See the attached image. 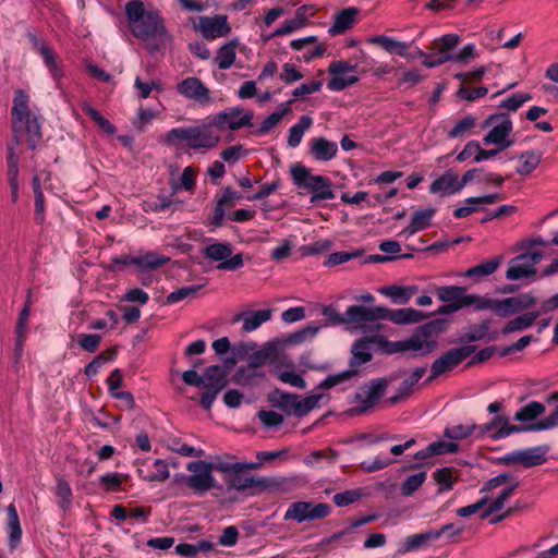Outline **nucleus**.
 Returning a JSON list of instances; mask_svg holds the SVG:
<instances>
[{"label":"nucleus","mask_w":558,"mask_h":558,"mask_svg":"<svg viewBox=\"0 0 558 558\" xmlns=\"http://www.w3.org/2000/svg\"><path fill=\"white\" fill-rule=\"evenodd\" d=\"M125 13L133 35L144 40L150 50H158L170 40L159 13L146 9L142 1H130Z\"/></svg>","instance_id":"1"},{"label":"nucleus","mask_w":558,"mask_h":558,"mask_svg":"<svg viewBox=\"0 0 558 558\" xmlns=\"http://www.w3.org/2000/svg\"><path fill=\"white\" fill-rule=\"evenodd\" d=\"M163 142L168 146H177L184 143L187 148L194 150H210L220 142V134L216 131L211 119L199 125L187 128H173L163 135Z\"/></svg>","instance_id":"2"},{"label":"nucleus","mask_w":558,"mask_h":558,"mask_svg":"<svg viewBox=\"0 0 558 558\" xmlns=\"http://www.w3.org/2000/svg\"><path fill=\"white\" fill-rule=\"evenodd\" d=\"M482 126L488 129L483 137L484 145H494L499 149H507L514 144L513 123L505 113H494L484 120Z\"/></svg>","instance_id":"3"},{"label":"nucleus","mask_w":558,"mask_h":558,"mask_svg":"<svg viewBox=\"0 0 558 558\" xmlns=\"http://www.w3.org/2000/svg\"><path fill=\"white\" fill-rule=\"evenodd\" d=\"M446 325V320L435 319L420 326L411 337L404 339L405 352H412L413 356H423L433 352L437 348L433 335L442 332Z\"/></svg>","instance_id":"4"},{"label":"nucleus","mask_w":558,"mask_h":558,"mask_svg":"<svg viewBox=\"0 0 558 558\" xmlns=\"http://www.w3.org/2000/svg\"><path fill=\"white\" fill-rule=\"evenodd\" d=\"M189 475L183 477L184 484L198 495L216 488L217 480L213 475L214 465L204 460L191 461L186 465Z\"/></svg>","instance_id":"5"},{"label":"nucleus","mask_w":558,"mask_h":558,"mask_svg":"<svg viewBox=\"0 0 558 558\" xmlns=\"http://www.w3.org/2000/svg\"><path fill=\"white\" fill-rule=\"evenodd\" d=\"M330 511L331 507L325 502L295 501L286 510L283 520L296 523L310 522L326 518Z\"/></svg>","instance_id":"6"},{"label":"nucleus","mask_w":558,"mask_h":558,"mask_svg":"<svg viewBox=\"0 0 558 558\" xmlns=\"http://www.w3.org/2000/svg\"><path fill=\"white\" fill-rule=\"evenodd\" d=\"M253 112L245 111L241 107H231L222 110L215 116L209 117L216 131L220 134L221 131L230 130L236 131L244 126H250L253 120Z\"/></svg>","instance_id":"7"},{"label":"nucleus","mask_w":558,"mask_h":558,"mask_svg":"<svg viewBox=\"0 0 558 558\" xmlns=\"http://www.w3.org/2000/svg\"><path fill=\"white\" fill-rule=\"evenodd\" d=\"M31 184L34 194V219L36 223L43 225L46 220V198L44 190L51 193L54 191L51 182V172L46 170L35 171Z\"/></svg>","instance_id":"8"},{"label":"nucleus","mask_w":558,"mask_h":558,"mask_svg":"<svg viewBox=\"0 0 558 558\" xmlns=\"http://www.w3.org/2000/svg\"><path fill=\"white\" fill-rule=\"evenodd\" d=\"M459 41L460 37L457 34H446L435 39L430 47L433 52L429 57H425L423 64L428 69H433L449 61L453 62L454 52L452 50Z\"/></svg>","instance_id":"9"},{"label":"nucleus","mask_w":558,"mask_h":558,"mask_svg":"<svg viewBox=\"0 0 558 558\" xmlns=\"http://www.w3.org/2000/svg\"><path fill=\"white\" fill-rule=\"evenodd\" d=\"M204 255L211 262L219 263V270L233 271L243 267L242 254H232V247L229 243L217 242L207 245L204 248Z\"/></svg>","instance_id":"10"},{"label":"nucleus","mask_w":558,"mask_h":558,"mask_svg":"<svg viewBox=\"0 0 558 558\" xmlns=\"http://www.w3.org/2000/svg\"><path fill=\"white\" fill-rule=\"evenodd\" d=\"M355 72L356 65L343 60L332 61L328 66V73L331 77L327 83V88L331 92H340L354 85L359 82Z\"/></svg>","instance_id":"11"},{"label":"nucleus","mask_w":558,"mask_h":558,"mask_svg":"<svg viewBox=\"0 0 558 558\" xmlns=\"http://www.w3.org/2000/svg\"><path fill=\"white\" fill-rule=\"evenodd\" d=\"M541 252H529L521 254L509 262L506 271L508 280H520L534 277L536 275V265L542 260Z\"/></svg>","instance_id":"12"},{"label":"nucleus","mask_w":558,"mask_h":558,"mask_svg":"<svg viewBox=\"0 0 558 558\" xmlns=\"http://www.w3.org/2000/svg\"><path fill=\"white\" fill-rule=\"evenodd\" d=\"M475 351L474 345H463L453 348L442 354L439 359L435 360L430 366V375L428 381L434 380L439 375L452 369L462 361L469 357Z\"/></svg>","instance_id":"13"},{"label":"nucleus","mask_w":558,"mask_h":558,"mask_svg":"<svg viewBox=\"0 0 558 558\" xmlns=\"http://www.w3.org/2000/svg\"><path fill=\"white\" fill-rule=\"evenodd\" d=\"M177 92L187 100L205 107L210 105L214 99L210 89L195 76H190L177 84Z\"/></svg>","instance_id":"14"},{"label":"nucleus","mask_w":558,"mask_h":558,"mask_svg":"<svg viewBox=\"0 0 558 558\" xmlns=\"http://www.w3.org/2000/svg\"><path fill=\"white\" fill-rule=\"evenodd\" d=\"M529 432L527 425L517 426L510 423L506 415H496L490 422L478 426L481 436L490 434L492 439L499 440L509 437L512 434Z\"/></svg>","instance_id":"15"},{"label":"nucleus","mask_w":558,"mask_h":558,"mask_svg":"<svg viewBox=\"0 0 558 558\" xmlns=\"http://www.w3.org/2000/svg\"><path fill=\"white\" fill-rule=\"evenodd\" d=\"M28 40L32 49L35 50L44 60L46 68L49 71L52 80L59 82L63 76V70L58 62L57 54L53 49L43 39L38 38L34 34H28Z\"/></svg>","instance_id":"16"},{"label":"nucleus","mask_w":558,"mask_h":558,"mask_svg":"<svg viewBox=\"0 0 558 558\" xmlns=\"http://www.w3.org/2000/svg\"><path fill=\"white\" fill-rule=\"evenodd\" d=\"M386 388V381L384 379H375L369 385L364 386L356 393L357 405L351 411L354 414H362L367 410L372 409L379 400Z\"/></svg>","instance_id":"17"},{"label":"nucleus","mask_w":558,"mask_h":558,"mask_svg":"<svg viewBox=\"0 0 558 558\" xmlns=\"http://www.w3.org/2000/svg\"><path fill=\"white\" fill-rule=\"evenodd\" d=\"M196 29L206 39H217L230 33V26L226 15L201 16Z\"/></svg>","instance_id":"18"},{"label":"nucleus","mask_w":558,"mask_h":558,"mask_svg":"<svg viewBox=\"0 0 558 558\" xmlns=\"http://www.w3.org/2000/svg\"><path fill=\"white\" fill-rule=\"evenodd\" d=\"M257 464H238L232 474L226 478L230 488L235 490H245L254 487H262L265 485L264 480L244 473L245 468H255Z\"/></svg>","instance_id":"19"},{"label":"nucleus","mask_w":558,"mask_h":558,"mask_svg":"<svg viewBox=\"0 0 558 558\" xmlns=\"http://www.w3.org/2000/svg\"><path fill=\"white\" fill-rule=\"evenodd\" d=\"M383 306L375 308L351 305L345 311V324L363 325L377 319H383Z\"/></svg>","instance_id":"20"},{"label":"nucleus","mask_w":558,"mask_h":558,"mask_svg":"<svg viewBox=\"0 0 558 558\" xmlns=\"http://www.w3.org/2000/svg\"><path fill=\"white\" fill-rule=\"evenodd\" d=\"M265 355H255L248 365L240 367L235 375L234 381L242 386H252L264 377L258 367L264 363Z\"/></svg>","instance_id":"21"},{"label":"nucleus","mask_w":558,"mask_h":558,"mask_svg":"<svg viewBox=\"0 0 558 558\" xmlns=\"http://www.w3.org/2000/svg\"><path fill=\"white\" fill-rule=\"evenodd\" d=\"M383 319H389L397 325H409L420 323L425 318V315L412 307H404L398 310H388L383 307Z\"/></svg>","instance_id":"22"},{"label":"nucleus","mask_w":558,"mask_h":558,"mask_svg":"<svg viewBox=\"0 0 558 558\" xmlns=\"http://www.w3.org/2000/svg\"><path fill=\"white\" fill-rule=\"evenodd\" d=\"M380 338H362L356 340L351 349L352 357L350 362L351 367L360 366L367 363L372 359V347L376 342H380Z\"/></svg>","instance_id":"23"},{"label":"nucleus","mask_w":558,"mask_h":558,"mask_svg":"<svg viewBox=\"0 0 558 558\" xmlns=\"http://www.w3.org/2000/svg\"><path fill=\"white\" fill-rule=\"evenodd\" d=\"M13 128L17 137L21 136L20 133L25 132L29 148H36V144L41 136L40 124L36 116L32 114L27 119L19 120V123H13Z\"/></svg>","instance_id":"24"},{"label":"nucleus","mask_w":558,"mask_h":558,"mask_svg":"<svg viewBox=\"0 0 558 558\" xmlns=\"http://www.w3.org/2000/svg\"><path fill=\"white\" fill-rule=\"evenodd\" d=\"M429 191L433 194H439L441 196H448L460 192L458 174L451 170L446 171L432 183Z\"/></svg>","instance_id":"25"},{"label":"nucleus","mask_w":558,"mask_h":558,"mask_svg":"<svg viewBox=\"0 0 558 558\" xmlns=\"http://www.w3.org/2000/svg\"><path fill=\"white\" fill-rule=\"evenodd\" d=\"M310 151L316 160L329 161L337 155L338 145L325 137H316L310 142Z\"/></svg>","instance_id":"26"},{"label":"nucleus","mask_w":558,"mask_h":558,"mask_svg":"<svg viewBox=\"0 0 558 558\" xmlns=\"http://www.w3.org/2000/svg\"><path fill=\"white\" fill-rule=\"evenodd\" d=\"M548 451L549 447L547 445L518 450L519 464L524 468L541 465L547 461Z\"/></svg>","instance_id":"27"},{"label":"nucleus","mask_w":558,"mask_h":558,"mask_svg":"<svg viewBox=\"0 0 558 558\" xmlns=\"http://www.w3.org/2000/svg\"><path fill=\"white\" fill-rule=\"evenodd\" d=\"M418 291L416 286L391 284L384 287L379 292L389 298L393 304H407Z\"/></svg>","instance_id":"28"},{"label":"nucleus","mask_w":558,"mask_h":558,"mask_svg":"<svg viewBox=\"0 0 558 558\" xmlns=\"http://www.w3.org/2000/svg\"><path fill=\"white\" fill-rule=\"evenodd\" d=\"M357 9L347 8L335 15L333 24L329 27L328 33L336 36L351 28L355 22Z\"/></svg>","instance_id":"29"},{"label":"nucleus","mask_w":558,"mask_h":558,"mask_svg":"<svg viewBox=\"0 0 558 558\" xmlns=\"http://www.w3.org/2000/svg\"><path fill=\"white\" fill-rule=\"evenodd\" d=\"M435 541H437V534H432L430 530L408 536L399 544L398 554L403 555L410 553Z\"/></svg>","instance_id":"30"},{"label":"nucleus","mask_w":558,"mask_h":558,"mask_svg":"<svg viewBox=\"0 0 558 558\" xmlns=\"http://www.w3.org/2000/svg\"><path fill=\"white\" fill-rule=\"evenodd\" d=\"M435 292L438 299L441 302L449 303L452 305H461V308H464V300H465V288L457 287V286H444L436 287Z\"/></svg>","instance_id":"31"},{"label":"nucleus","mask_w":558,"mask_h":558,"mask_svg":"<svg viewBox=\"0 0 558 558\" xmlns=\"http://www.w3.org/2000/svg\"><path fill=\"white\" fill-rule=\"evenodd\" d=\"M434 215V208H426L415 211L412 216L410 225L402 231V234L410 236L421 230L426 229L430 225Z\"/></svg>","instance_id":"32"},{"label":"nucleus","mask_w":558,"mask_h":558,"mask_svg":"<svg viewBox=\"0 0 558 558\" xmlns=\"http://www.w3.org/2000/svg\"><path fill=\"white\" fill-rule=\"evenodd\" d=\"M269 399L287 413H293L298 416L299 396L276 389L271 392Z\"/></svg>","instance_id":"33"},{"label":"nucleus","mask_w":558,"mask_h":558,"mask_svg":"<svg viewBox=\"0 0 558 558\" xmlns=\"http://www.w3.org/2000/svg\"><path fill=\"white\" fill-rule=\"evenodd\" d=\"M308 191L312 193L311 203L335 198L330 180L323 175H317Z\"/></svg>","instance_id":"34"},{"label":"nucleus","mask_w":558,"mask_h":558,"mask_svg":"<svg viewBox=\"0 0 558 558\" xmlns=\"http://www.w3.org/2000/svg\"><path fill=\"white\" fill-rule=\"evenodd\" d=\"M238 40H231L222 45L217 51L216 62L220 70L230 69L236 57Z\"/></svg>","instance_id":"35"},{"label":"nucleus","mask_w":558,"mask_h":558,"mask_svg":"<svg viewBox=\"0 0 558 558\" xmlns=\"http://www.w3.org/2000/svg\"><path fill=\"white\" fill-rule=\"evenodd\" d=\"M8 512V530H9V545L13 549L21 542L22 530L20 525V519L17 510L14 505H9L7 508Z\"/></svg>","instance_id":"36"},{"label":"nucleus","mask_w":558,"mask_h":558,"mask_svg":"<svg viewBox=\"0 0 558 558\" xmlns=\"http://www.w3.org/2000/svg\"><path fill=\"white\" fill-rule=\"evenodd\" d=\"M28 102L29 97L24 90L19 89L15 92L12 107L13 123H19V120L27 119V117L32 116V112L28 108Z\"/></svg>","instance_id":"37"},{"label":"nucleus","mask_w":558,"mask_h":558,"mask_svg":"<svg viewBox=\"0 0 558 558\" xmlns=\"http://www.w3.org/2000/svg\"><path fill=\"white\" fill-rule=\"evenodd\" d=\"M541 312H530L518 316L511 320H509L505 327L502 328L504 335H509L514 331H522L529 327H531L534 322L541 316Z\"/></svg>","instance_id":"38"},{"label":"nucleus","mask_w":558,"mask_h":558,"mask_svg":"<svg viewBox=\"0 0 558 558\" xmlns=\"http://www.w3.org/2000/svg\"><path fill=\"white\" fill-rule=\"evenodd\" d=\"M170 260L169 257L155 252H145L136 255V267L140 270H153Z\"/></svg>","instance_id":"39"},{"label":"nucleus","mask_w":558,"mask_h":558,"mask_svg":"<svg viewBox=\"0 0 558 558\" xmlns=\"http://www.w3.org/2000/svg\"><path fill=\"white\" fill-rule=\"evenodd\" d=\"M204 389L220 391L225 385V372L220 366L208 367L204 375Z\"/></svg>","instance_id":"40"},{"label":"nucleus","mask_w":558,"mask_h":558,"mask_svg":"<svg viewBox=\"0 0 558 558\" xmlns=\"http://www.w3.org/2000/svg\"><path fill=\"white\" fill-rule=\"evenodd\" d=\"M275 375L278 377L280 381L283 384L290 385L292 387L299 389H305L306 383L301 374L296 373L292 365H288L287 367H279L275 369Z\"/></svg>","instance_id":"41"},{"label":"nucleus","mask_w":558,"mask_h":558,"mask_svg":"<svg viewBox=\"0 0 558 558\" xmlns=\"http://www.w3.org/2000/svg\"><path fill=\"white\" fill-rule=\"evenodd\" d=\"M312 124L313 120L311 117L302 116L299 122L289 130L288 145L293 148L298 147L302 142L305 131L308 130Z\"/></svg>","instance_id":"42"},{"label":"nucleus","mask_w":558,"mask_h":558,"mask_svg":"<svg viewBox=\"0 0 558 558\" xmlns=\"http://www.w3.org/2000/svg\"><path fill=\"white\" fill-rule=\"evenodd\" d=\"M291 177L293 183L301 189L310 190L313 183H315L317 175H313L311 171L302 166L301 163H295L291 167Z\"/></svg>","instance_id":"43"},{"label":"nucleus","mask_w":558,"mask_h":558,"mask_svg":"<svg viewBox=\"0 0 558 558\" xmlns=\"http://www.w3.org/2000/svg\"><path fill=\"white\" fill-rule=\"evenodd\" d=\"M545 412V405L538 401H531L514 414V421L530 423Z\"/></svg>","instance_id":"44"},{"label":"nucleus","mask_w":558,"mask_h":558,"mask_svg":"<svg viewBox=\"0 0 558 558\" xmlns=\"http://www.w3.org/2000/svg\"><path fill=\"white\" fill-rule=\"evenodd\" d=\"M373 43L379 45L389 53H397L400 57H408L409 45L404 41H399L392 37L380 35L375 37Z\"/></svg>","instance_id":"45"},{"label":"nucleus","mask_w":558,"mask_h":558,"mask_svg":"<svg viewBox=\"0 0 558 558\" xmlns=\"http://www.w3.org/2000/svg\"><path fill=\"white\" fill-rule=\"evenodd\" d=\"M153 471L145 473L144 469H138L140 475L148 482H165L169 478L170 472L166 461L161 459L155 460Z\"/></svg>","instance_id":"46"},{"label":"nucleus","mask_w":558,"mask_h":558,"mask_svg":"<svg viewBox=\"0 0 558 558\" xmlns=\"http://www.w3.org/2000/svg\"><path fill=\"white\" fill-rule=\"evenodd\" d=\"M477 118L474 116H466L458 120L447 135L449 138H459L471 134L472 130L477 125Z\"/></svg>","instance_id":"47"},{"label":"nucleus","mask_w":558,"mask_h":558,"mask_svg":"<svg viewBox=\"0 0 558 558\" xmlns=\"http://www.w3.org/2000/svg\"><path fill=\"white\" fill-rule=\"evenodd\" d=\"M338 458V453L331 449L317 450L311 452L304 458V463L310 468H322V461L325 460L327 463L332 464Z\"/></svg>","instance_id":"48"},{"label":"nucleus","mask_w":558,"mask_h":558,"mask_svg":"<svg viewBox=\"0 0 558 558\" xmlns=\"http://www.w3.org/2000/svg\"><path fill=\"white\" fill-rule=\"evenodd\" d=\"M271 317V313L269 310H259L247 314L242 317L243 319V329L247 332L254 331L262 324L268 322Z\"/></svg>","instance_id":"49"},{"label":"nucleus","mask_w":558,"mask_h":558,"mask_svg":"<svg viewBox=\"0 0 558 558\" xmlns=\"http://www.w3.org/2000/svg\"><path fill=\"white\" fill-rule=\"evenodd\" d=\"M542 159V155L538 151L531 150L520 156V165L517 172L521 175H527L537 168Z\"/></svg>","instance_id":"50"},{"label":"nucleus","mask_w":558,"mask_h":558,"mask_svg":"<svg viewBox=\"0 0 558 558\" xmlns=\"http://www.w3.org/2000/svg\"><path fill=\"white\" fill-rule=\"evenodd\" d=\"M518 486V482L513 483L511 486L502 489V492L494 499L486 509L481 513V518H487L492 513L499 511L502 509L505 502L508 500V498L512 495L513 490Z\"/></svg>","instance_id":"51"},{"label":"nucleus","mask_w":558,"mask_h":558,"mask_svg":"<svg viewBox=\"0 0 558 558\" xmlns=\"http://www.w3.org/2000/svg\"><path fill=\"white\" fill-rule=\"evenodd\" d=\"M54 494L59 498V506L63 510H68L72 505V489L64 478H58Z\"/></svg>","instance_id":"52"},{"label":"nucleus","mask_w":558,"mask_h":558,"mask_svg":"<svg viewBox=\"0 0 558 558\" xmlns=\"http://www.w3.org/2000/svg\"><path fill=\"white\" fill-rule=\"evenodd\" d=\"M476 429L478 430V426L475 424L453 425L445 429V436L452 440H460L471 436Z\"/></svg>","instance_id":"53"},{"label":"nucleus","mask_w":558,"mask_h":558,"mask_svg":"<svg viewBox=\"0 0 558 558\" xmlns=\"http://www.w3.org/2000/svg\"><path fill=\"white\" fill-rule=\"evenodd\" d=\"M499 263L496 260H487L468 269L464 274L469 278H484L494 274L498 268Z\"/></svg>","instance_id":"54"},{"label":"nucleus","mask_w":558,"mask_h":558,"mask_svg":"<svg viewBox=\"0 0 558 558\" xmlns=\"http://www.w3.org/2000/svg\"><path fill=\"white\" fill-rule=\"evenodd\" d=\"M134 88L140 99H146L150 96L153 90L161 92L162 86L159 82L150 81L144 82L141 76H136L134 80Z\"/></svg>","instance_id":"55"},{"label":"nucleus","mask_w":558,"mask_h":558,"mask_svg":"<svg viewBox=\"0 0 558 558\" xmlns=\"http://www.w3.org/2000/svg\"><path fill=\"white\" fill-rule=\"evenodd\" d=\"M355 374L356 371L351 368L335 375H329L318 385V389H330L336 386H339L344 381L349 380L350 378H352Z\"/></svg>","instance_id":"56"},{"label":"nucleus","mask_w":558,"mask_h":558,"mask_svg":"<svg viewBox=\"0 0 558 558\" xmlns=\"http://www.w3.org/2000/svg\"><path fill=\"white\" fill-rule=\"evenodd\" d=\"M83 110L97 123V125L107 134H114L116 128L110 121L104 118L95 108L88 104H83Z\"/></svg>","instance_id":"57"},{"label":"nucleus","mask_w":558,"mask_h":558,"mask_svg":"<svg viewBox=\"0 0 558 558\" xmlns=\"http://www.w3.org/2000/svg\"><path fill=\"white\" fill-rule=\"evenodd\" d=\"M425 480H426L425 472H418V473L408 476L401 485L402 495L411 496L415 490H417L423 485Z\"/></svg>","instance_id":"58"},{"label":"nucleus","mask_w":558,"mask_h":558,"mask_svg":"<svg viewBox=\"0 0 558 558\" xmlns=\"http://www.w3.org/2000/svg\"><path fill=\"white\" fill-rule=\"evenodd\" d=\"M289 112V108H283L280 110H277L269 114L264 121L260 123L257 134L264 135L270 132L281 120L282 118Z\"/></svg>","instance_id":"59"},{"label":"nucleus","mask_w":558,"mask_h":558,"mask_svg":"<svg viewBox=\"0 0 558 558\" xmlns=\"http://www.w3.org/2000/svg\"><path fill=\"white\" fill-rule=\"evenodd\" d=\"M489 311L494 312L499 317H507L514 314L511 298H506L502 300L492 298Z\"/></svg>","instance_id":"60"},{"label":"nucleus","mask_w":558,"mask_h":558,"mask_svg":"<svg viewBox=\"0 0 558 558\" xmlns=\"http://www.w3.org/2000/svg\"><path fill=\"white\" fill-rule=\"evenodd\" d=\"M7 180H21L20 179V157L13 147L9 148L7 156Z\"/></svg>","instance_id":"61"},{"label":"nucleus","mask_w":558,"mask_h":558,"mask_svg":"<svg viewBox=\"0 0 558 558\" xmlns=\"http://www.w3.org/2000/svg\"><path fill=\"white\" fill-rule=\"evenodd\" d=\"M361 254H362V251H359V250H355L352 252H344V251L335 252L327 256L326 260L324 262V265L327 267L340 265V264L347 263L353 258L361 256Z\"/></svg>","instance_id":"62"},{"label":"nucleus","mask_w":558,"mask_h":558,"mask_svg":"<svg viewBox=\"0 0 558 558\" xmlns=\"http://www.w3.org/2000/svg\"><path fill=\"white\" fill-rule=\"evenodd\" d=\"M531 99L532 97L527 93H517L501 100L499 104V108L507 109L509 111H517L523 104Z\"/></svg>","instance_id":"63"},{"label":"nucleus","mask_w":558,"mask_h":558,"mask_svg":"<svg viewBox=\"0 0 558 558\" xmlns=\"http://www.w3.org/2000/svg\"><path fill=\"white\" fill-rule=\"evenodd\" d=\"M558 426V407L545 418L527 425L529 432L547 430Z\"/></svg>","instance_id":"64"}]
</instances>
